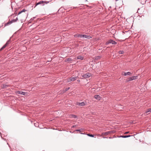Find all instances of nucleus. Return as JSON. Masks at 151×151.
Masks as SVG:
<instances>
[{"instance_id": "24", "label": "nucleus", "mask_w": 151, "mask_h": 151, "mask_svg": "<svg viewBox=\"0 0 151 151\" xmlns=\"http://www.w3.org/2000/svg\"><path fill=\"white\" fill-rule=\"evenodd\" d=\"M109 133V132H106L105 133H104V135H107Z\"/></svg>"}, {"instance_id": "20", "label": "nucleus", "mask_w": 151, "mask_h": 151, "mask_svg": "<svg viewBox=\"0 0 151 151\" xmlns=\"http://www.w3.org/2000/svg\"><path fill=\"white\" fill-rule=\"evenodd\" d=\"M119 54H122L124 53V52L123 51L120 50L119 52Z\"/></svg>"}, {"instance_id": "5", "label": "nucleus", "mask_w": 151, "mask_h": 151, "mask_svg": "<svg viewBox=\"0 0 151 151\" xmlns=\"http://www.w3.org/2000/svg\"><path fill=\"white\" fill-rule=\"evenodd\" d=\"M16 93L17 94H21V95H23L24 96H27L28 95V93H26L25 92H24L23 91H16Z\"/></svg>"}, {"instance_id": "29", "label": "nucleus", "mask_w": 151, "mask_h": 151, "mask_svg": "<svg viewBox=\"0 0 151 151\" xmlns=\"http://www.w3.org/2000/svg\"><path fill=\"white\" fill-rule=\"evenodd\" d=\"M74 127V126H73V127Z\"/></svg>"}, {"instance_id": "2", "label": "nucleus", "mask_w": 151, "mask_h": 151, "mask_svg": "<svg viewBox=\"0 0 151 151\" xmlns=\"http://www.w3.org/2000/svg\"><path fill=\"white\" fill-rule=\"evenodd\" d=\"M78 77V76L74 77H72L66 79V82H70L71 81H74L75 80L77 79Z\"/></svg>"}, {"instance_id": "18", "label": "nucleus", "mask_w": 151, "mask_h": 151, "mask_svg": "<svg viewBox=\"0 0 151 151\" xmlns=\"http://www.w3.org/2000/svg\"><path fill=\"white\" fill-rule=\"evenodd\" d=\"M149 112H151V109H147L146 111V113H147Z\"/></svg>"}, {"instance_id": "26", "label": "nucleus", "mask_w": 151, "mask_h": 151, "mask_svg": "<svg viewBox=\"0 0 151 151\" xmlns=\"http://www.w3.org/2000/svg\"><path fill=\"white\" fill-rule=\"evenodd\" d=\"M129 132H125L124 134H128V133H129Z\"/></svg>"}, {"instance_id": "31", "label": "nucleus", "mask_w": 151, "mask_h": 151, "mask_svg": "<svg viewBox=\"0 0 151 151\" xmlns=\"http://www.w3.org/2000/svg\"><path fill=\"white\" fill-rule=\"evenodd\" d=\"M97 57H100V56H98Z\"/></svg>"}, {"instance_id": "19", "label": "nucleus", "mask_w": 151, "mask_h": 151, "mask_svg": "<svg viewBox=\"0 0 151 151\" xmlns=\"http://www.w3.org/2000/svg\"><path fill=\"white\" fill-rule=\"evenodd\" d=\"M8 86H9L8 85H6V84L5 85H3L2 87L3 88H6V87H8Z\"/></svg>"}, {"instance_id": "23", "label": "nucleus", "mask_w": 151, "mask_h": 151, "mask_svg": "<svg viewBox=\"0 0 151 151\" xmlns=\"http://www.w3.org/2000/svg\"><path fill=\"white\" fill-rule=\"evenodd\" d=\"M78 59H81V60H83V57H78Z\"/></svg>"}, {"instance_id": "10", "label": "nucleus", "mask_w": 151, "mask_h": 151, "mask_svg": "<svg viewBox=\"0 0 151 151\" xmlns=\"http://www.w3.org/2000/svg\"><path fill=\"white\" fill-rule=\"evenodd\" d=\"M76 104L77 105H79L81 106H83L85 105V104L84 102H82L81 103H77Z\"/></svg>"}, {"instance_id": "21", "label": "nucleus", "mask_w": 151, "mask_h": 151, "mask_svg": "<svg viewBox=\"0 0 151 151\" xmlns=\"http://www.w3.org/2000/svg\"><path fill=\"white\" fill-rule=\"evenodd\" d=\"M70 116L71 117L73 118H76V116L75 115H71Z\"/></svg>"}, {"instance_id": "7", "label": "nucleus", "mask_w": 151, "mask_h": 151, "mask_svg": "<svg viewBox=\"0 0 151 151\" xmlns=\"http://www.w3.org/2000/svg\"><path fill=\"white\" fill-rule=\"evenodd\" d=\"M48 3V2H46V1H40V2H38V3H36V5H35V7H35L37 6L38 5L41 4H44L45 3H46V4H47Z\"/></svg>"}, {"instance_id": "14", "label": "nucleus", "mask_w": 151, "mask_h": 151, "mask_svg": "<svg viewBox=\"0 0 151 151\" xmlns=\"http://www.w3.org/2000/svg\"><path fill=\"white\" fill-rule=\"evenodd\" d=\"M72 60L71 58H68L66 59L65 60V61L68 62H71Z\"/></svg>"}, {"instance_id": "4", "label": "nucleus", "mask_w": 151, "mask_h": 151, "mask_svg": "<svg viewBox=\"0 0 151 151\" xmlns=\"http://www.w3.org/2000/svg\"><path fill=\"white\" fill-rule=\"evenodd\" d=\"M11 42V38L8 40L6 43L0 49V51L3 50L4 48H5Z\"/></svg>"}, {"instance_id": "8", "label": "nucleus", "mask_w": 151, "mask_h": 151, "mask_svg": "<svg viewBox=\"0 0 151 151\" xmlns=\"http://www.w3.org/2000/svg\"><path fill=\"white\" fill-rule=\"evenodd\" d=\"M91 76V75L90 73H87L86 74H84L83 76V77L85 78H89Z\"/></svg>"}, {"instance_id": "12", "label": "nucleus", "mask_w": 151, "mask_h": 151, "mask_svg": "<svg viewBox=\"0 0 151 151\" xmlns=\"http://www.w3.org/2000/svg\"><path fill=\"white\" fill-rule=\"evenodd\" d=\"M132 75V73L130 72H128L127 73H124V75L126 76L127 75L131 76Z\"/></svg>"}, {"instance_id": "9", "label": "nucleus", "mask_w": 151, "mask_h": 151, "mask_svg": "<svg viewBox=\"0 0 151 151\" xmlns=\"http://www.w3.org/2000/svg\"><path fill=\"white\" fill-rule=\"evenodd\" d=\"M81 36H82V37L83 38H84L87 39H90L91 38V37L90 35H83Z\"/></svg>"}, {"instance_id": "30", "label": "nucleus", "mask_w": 151, "mask_h": 151, "mask_svg": "<svg viewBox=\"0 0 151 151\" xmlns=\"http://www.w3.org/2000/svg\"><path fill=\"white\" fill-rule=\"evenodd\" d=\"M49 55L50 56H51V55Z\"/></svg>"}, {"instance_id": "16", "label": "nucleus", "mask_w": 151, "mask_h": 151, "mask_svg": "<svg viewBox=\"0 0 151 151\" xmlns=\"http://www.w3.org/2000/svg\"><path fill=\"white\" fill-rule=\"evenodd\" d=\"M131 136V135H125V136H120V137H123V138H126V137H130Z\"/></svg>"}, {"instance_id": "13", "label": "nucleus", "mask_w": 151, "mask_h": 151, "mask_svg": "<svg viewBox=\"0 0 151 151\" xmlns=\"http://www.w3.org/2000/svg\"><path fill=\"white\" fill-rule=\"evenodd\" d=\"M81 35L80 34H76L74 35V36L75 37H82V36L81 35Z\"/></svg>"}, {"instance_id": "15", "label": "nucleus", "mask_w": 151, "mask_h": 151, "mask_svg": "<svg viewBox=\"0 0 151 151\" xmlns=\"http://www.w3.org/2000/svg\"><path fill=\"white\" fill-rule=\"evenodd\" d=\"M26 10L24 9L22 10V11L19 12L18 15H19V14H21L23 12H26Z\"/></svg>"}, {"instance_id": "22", "label": "nucleus", "mask_w": 151, "mask_h": 151, "mask_svg": "<svg viewBox=\"0 0 151 151\" xmlns=\"http://www.w3.org/2000/svg\"><path fill=\"white\" fill-rule=\"evenodd\" d=\"M70 89V88L69 87H68V88H66L65 89V91H64L65 92L67 91L69 89Z\"/></svg>"}, {"instance_id": "6", "label": "nucleus", "mask_w": 151, "mask_h": 151, "mask_svg": "<svg viewBox=\"0 0 151 151\" xmlns=\"http://www.w3.org/2000/svg\"><path fill=\"white\" fill-rule=\"evenodd\" d=\"M137 76H133L131 77H129L127 79V81H132L134 80H135L136 79H137Z\"/></svg>"}, {"instance_id": "25", "label": "nucleus", "mask_w": 151, "mask_h": 151, "mask_svg": "<svg viewBox=\"0 0 151 151\" xmlns=\"http://www.w3.org/2000/svg\"><path fill=\"white\" fill-rule=\"evenodd\" d=\"M35 18V17H33L32 18L30 19V20H31L32 21H33L34 19V18Z\"/></svg>"}, {"instance_id": "11", "label": "nucleus", "mask_w": 151, "mask_h": 151, "mask_svg": "<svg viewBox=\"0 0 151 151\" xmlns=\"http://www.w3.org/2000/svg\"><path fill=\"white\" fill-rule=\"evenodd\" d=\"M94 97L96 99L98 100H100L101 98L100 96L99 95H96L95 96H94Z\"/></svg>"}, {"instance_id": "28", "label": "nucleus", "mask_w": 151, "mask_h": 151, "mask_svg": "<svg viewBox=\"0 0 151 151\" xmlns=\"http://www.w3.org/2000/svg\"><path fill=\"white\" fill-rule=\"evenodd\" d=\"M77 81L79 82L80 81L79 80H78Z\"/></svg>"}, {"instance_id": "17", "label": "nucleus", "mask_w": 151, "mask_h": 151, "mask_svg": "<svg viewBox=\"0 0 151 151\" xmlns=\"http://www.w3.org/2000/svg\"><path fill=\"white\" fill-rule=\"evenodd\" d=\"M87 135L89 137H95V135H92V134H87Z\"/></svg>"}, {"instance_id": "3", "label": "nucleus", "mask_w": 151, "mask_h": 151, "mask_svg": "<svg viewBox=\"0 0 151 151\" xmlns=\"http://www.w3.org/2000/svg\"><path fill=\"white\" fill-rule=\"evenodd\" d=\"M111 43L113 45H116L117 44V42L113 40L110 39L106 42L105 44L107 45Z\"/></svg>"}, {"instance_id": "1", "label": "nucleus", "mask_w": 151, "mask_h": 151, "mask_svg": "<svg viewBox=\"0 0 151 151\" xmlns=\"http://www.w3.org/2000/svg\"><path fill=\"white\" fill-rule=\"evenodd\" d=\"M18 19L17 17L15 19H13L11 21H9L8 22L5 23L4 24V26H6L9 24H10L13 22H15L18 20Z\"/></svg>"}, {"instance_id": "27", "label": "nucleus", "mask_w": 151, "mask_h": 151, "mask_svg": "<svg viewBox=\"0 0 151 151\" xmlns=\"http://www.w3.org/2000/svg\"><path fill=\"white\" fill-rule=\"evenodd\" d=\"M76 131H80V132L81 131L80 129L77 130Z\"/></svg>"}]
</instances>
